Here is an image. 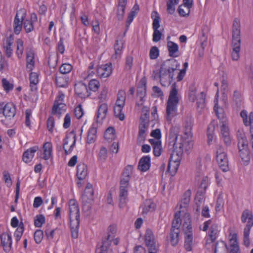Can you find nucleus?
<instances>
[{"label":"nucleus","mask_w":253,"mask_h":253,"mask_svg":"<svg viewBox=\"0 0 253 253\" xmlns=\"http://www.w3.org/2000/svg\"><path fill=\"white\" fill-rule=\"evenodd\" d=\"M177 136L174 133H170L169 135V139H171L169 142V150H171V153L169 160V163L168 166V170L170 171L171 166L173 165L176 172L180 164V162L183 152V144L182 142L177 143Z\"/></svg>","instance_id":"1"},{"label":"nucleus","mask_w":253,"mask_h":253,"mask_svg":"<svg viewBox=\"0 0 253 253\" xmlns=\"http://www.w3.org/2000/svg\"><path fill=\"white\" fill-rule=\"evenodd\" d=\"M69 210L72 237L73 238L76 239L78 237L80 214L78 204L75 200L70 201Z\"/></svg>","instance_id":"2"},{"label":"nucleus","mask_w":253,"mask_h":253,"mask_svg":"<svg viewBox=\"0 0 253 253\" xmlns=\"http://www.w3.org/2000/svg\"><path fill=\"white\" fill-rule=\"evenodd\" d=\"M178 91L176 83H173L171 87L169 98L167 101L166 115L167 120L170 121L171 119L176 115L177 105L179 102L177 96Z\"/></svg>","instance_id":"3"},{"label":"nucleus","mask_w":253,"mask_h":253,"mask_svg":"<svg viewBox=\"0 0 253 253\" xmlns=\"http://www.w3.org/2000/svg\"><path fill=\"white\" fill-rule=\"evenodd\" d=\"M149 108L147 106H144L142 110L139 125V131L137 138L138 144L144 142L146 139V134L145 133V131L149 126Z\"/></svg>","instance_id":"4"},{"label":"nucleus","mask_w":253,"mask_h":253,"mask_svg":"<svg viewBox=\"0 0 253 253\" xmlns=\"http://www.w3.org/2000/svg\"><path fill=\"white\" fill-rule=\"evenodd\" d=\"M183 230L185 235L184 248L188 251L192 250L193 233L191 219L188 213H185L183 217Z\"/></svg>","instance_id":"5"},{"label":"nucleus","mask_w":253,"mask_h":253,"mask_svg":"<svg viewBox=\"0 0 253 253\" xmlns=\"http://www.w3.org/2000/svg\"><path fill=\"white\" fill-rule=\"evenodd\" d=\"M94 191L92 185L88 183L82 195L83 210L85 212L89 211L94 201Z\"/></svg>","instance_id":"6"},{"label":"nucleus","mask_w":253,"mask_h":253,"mask_svg":"<svg viewBox=\"0 0 253 253\" xmlns=\"http://www.w3.org/2000/svg\"><path fill=\"white\" fill-rule=\"evenodd\" d=\"M240 23L239 20L236 18L233 24L232 41L233 48H240Z\"/></svg>","instance_id":"7"},{"label":"nucleus","mask_w":253,"mask_h":253,"mask_svg":"<svg viewBox=\"0 0 253 253\" xmlns=\"http://www.w3.org/2000/svg\"><path fill=\"white\" fill-rule=\"evenodd\" d=\"M216 160L219 168L223 171L228 170V161L226 153L223 151V148L219 146L216 151Z\"/></svg>","instance_id":"8"},{"label":"nucleus","mask_w":253,"mask_h":253,"mask_svg":"<svg viewBox=\"0 0 253 253\" xmlns=\"http://www.w3.org/2000/svg\"><path fill=\"white\" fill-rule=\"evenodd\" d=\"M2 113L5 118H13L16 114V106L12 103L0 102V114Z\"/></svg>","instance_id":"9"},{"label":"nucleus","mask_w":253,"mask_h":253,"mask_svg":"<svg viewBox=\"0 0 253 253\" xmlns=\"http://www.w3.org/2000/svg\"><path fill=\"white\" fill-rule=\"evenodd\" d=\"M64 94L62 92H59L56 99L54 102V105L52 109V114L56 115L58 118L60 117L62 114L61 111L66 106V105L63 103Z\"/></svg>","instance_id":"10"},{"label":"nucleus","mask_w":253,"mask_h":253,"mask_svg":"<svg viewBox=\"0 0 253 253\" xmlns=\"http://www.w3.org/2000/svg\"><path fill=\"white\" fill-rule=\"evenodd\" d=\"M76 94L81 98H85L90 94L86 84L82 82H79L75 84Z\"/></svg>","instance_id":"11"},{"label":"nucleus","mask_w":253,"mask_h":253,"mask_svg":"<svg viewBox=\"0 0 253 253\" xmlns=\"http://www.w3.org/2000/svg\"><path fill=\"white\" fill-rule=\"evenodd\" d=\"M112 72V67L111 63L99 66L96 69L97 75L101 78L109 77Z\"/></svg>","instance_id":"12"},{"label":"nucleus","mask_w":253,"mask_h":253,"mask_svg":"<svg viewBox=\"0 0 253 253\" xmlns=\"http://www.w3.org/2000/svg\"><path fill=\"white\" fill-rule=\"evenodd\" d=\"M110 237V235H106L103 237L101 245H98V247L96 249L95 253H108L111 243L109 241Z\"/></svg>","instance_id":"13"},{"label":"nucleus","mask_w":253,"mask_h":253,"mask_svg":"<svg viewBox=\"0 0 253 253\" xmlns=\"http://www.w3.org/2000/svg\"><path fill=\"white\" fill-rule=\"evenodd\" d=\"M145 242L148 250L151 248L157 249L154 235L152 230L148 229L146 231L145 235Z\"/></svg>","instance_id":"14"},{"label":"nucleus","mask_w":253,"mask_h":253,"mask_svg":"<svg viewBox=\"0 0 253 253\" xmlns=\"http://www.w3.org/2000/svg\"><path fill=\"white\" fill-rule=\"evenodd\" d=\"M12 242V238L9 234L3 233L1 235V244L3 247V250L6 253L10 251Z\"/></svg>","instance_id":"15"},{"label":"nucleus","mask_w":253,"mask_h":253,"mask_svg":"<svg viewBox=\"0 0 253 253\" xmlns=\"http://www.w3.org/2000/svg\"><path fill=\"white\" fill-rule=\"evenodd\" d=\"M240 115L245 126H250L251 131H253V112H251L248 116L247 112L244 110L241 112Z\"/></svg>","instance_id":"16"},{"label":"nucleus","mask_w":253,"mask_h":253,"mask_svg":"<svg viewBox=\"0 0 253 253\" xmlns=\"http://www.w3.org/2000/svg\"><path fill=\"white\" fill-rule=\"evenodd\" d=\"M176 63V60L174 59H168L163 62L161 65L160 69L158 70L162 77L163 78L167 75L170 65L174 66Z\"/></svg>","instance_id":"17"},{"label":"nucleus","mask_w":253,"mask_h":253,"mask_svg":"<svg viewBox=\"0 0 253 253\" xmlns=\"http://www.w3.org/2000/svg\"><path fill=\"white\" fill-rule=\"evenodd\" d=\"M248 219L245 228H251L253 226V215L252 212L247 209L244 210L242 214L241 220L243 223H245Z\"/></svg>","instance_id":"18"},{"label":"nucleus","mask_w":253,"mask_h":253,"mask_svg":"<svg viewBox=\"0 0 253 253\" xmlns=\"http://www.w3.org/2000/svg\"><path fill=\"white\" fill-rule=\"evenodd\" d=\"M150 157L149 156L142 157L138 163V169L141 171H146L150 167Z\"/></svg>","instance_id":"19"},{"label":"nucleus","mask_w":253,"mask_h":253,"mask_svg":"<svg viewBox=\"0 0 253 253\" xmlns=\"http://www.w3.org/2000/svg\"><path fill=\"white\" fill-rule=\"evenodd\" d=\"M13 43V37L10 35L6 39L5 42L3 43V47L5 49V54L8 58L11 56L13 49L11 47Z\"/></svg>","instance_id":"20"},{"label":"nucleus","mask_w":253,"mask_h":253,"mask_svg":"<svg viewBox=\"0 0 253 253\" xmlns=\"http://www.w3.org/2000/svg\"><path fill=\"white\" fill-rule=\"evenodd\" d=\"M190 190H187L184 194L182 199L179 204V209L181 212L186 211V208L189 203L191 196Z\"/></svg>","instance_id":"21"},{"label":"nucleus","mask_w":253,"mask_h":253,"mask_svg":"<svg viewBox=\"0 0 253 253\" xmlns=\"http://www.w3.org/2000/svg\"><path fill=\"white\" fill-rule=\"evenodd\" d=\"M39 149V147L37 146H34L28 149L23 153L22 159L23 161L28 163L31 161L32 160L35 153Z\"/></svg>","instance_id":"22"},{"label":"nucleus","mask_w":253,"mask_h":253,"mask_svg":"<svg viewBox=\"0 0 253 253\" xmlns=\"http://www.w3.org/2000/svg\"><path fill=\"white\" fill-rule=\"evenodd\" d=\"M146 93V81L145 79H142L140 81V84L137 87V95L140 98V101H143V98Z\"/></svg>","instance_id":"23"},{"label":"nucleus","mask_w":253,"mask_h":253,"mask_svg":"<svg viewBox=\"0 0 253 253\" xmlns=\"http://www.w3.org/2000/svg\"><path fill=\"white\" fill-rule=\"evenodd\" d=\"M108 111V106L106 103H102L99 106L97 111L96 121L99 122L106 118Z\"/></svg>","instance_id":"24"},{"label":"nucleus","mask_w":253,"mask_h":253,"mask_svg":"<svg viewBox=\"0 0 253 253\" xmlns=\"http://www.w3.org/2000/svg\"><path fill=\"white\" fill-rule=\"evenodd\" d=\"M127 0H119L117 11V17L118 20H122L124 18Z\"/></svg>","instance_id":"25"},{"label":"nucleus","mask_w":253,"mask_h":253,"mask_svg":"<svg viewBox=\"0 0 253 253\" xmlns=\"http://www.w3.org/2000/svg\"><path fill=\"white\" fill-rule=\"evenodd\" d=\"M87 174V166L84 163L79 164L77 168V176L79 180L84 179Z\"/></svg>","instance_id":"26"},{"label":"nucleus","mask_w":253,"mask_h":253,"mask_svg":"<svg viewBox=\"0 0 253 253\" xmlns=\"http://www.w3.org/2000/svg\"><path fill=\"white\" fill-rule=\"evenodd\" d=\"M193 119L191 117H187L184 123V136L185 139L191 136V129L192 127Z\"/></svg>","instance_id":"27"},{"label":"nucleus","mask_w":253,"mask_h":253,"mask_svg":"<svg viewBox=\"0 0 253 253\" xmlns=\"http://www.w3.org/2000/svg\"><path fill=\"white\" fill-rule=\"evenodd\" d=\"M26 13H24L23 15L21 17V20L18 17V14L16 13L13 22V27H14V32L15 34L18 35L22 27L23 21L24 20V17H25Z\"/></svg>","instance_id":"28"},{"label":"nucleus","mask_w":253,"mask_h":253,"mask_svg":"<svg viewBox=\"0 0 253 253\" xmlns=\"http://www.w3.org/2000/svg\"><path fill=\"white\" fill-rule=\"evenodd\" d=\"M128 188L120 187L119 192V207L123 208L126 204V200L127 196Z\"/></svg>","instance_id":"29"},{"label":"nucleus","mask_w":253,"mask_h":253,"mask_svg":"<svg viewBox=\"0 0 253 253\" xmlns=\"http://www.w3.org/2000/svg\"><path fill=\"white\" fill-rule=\"evenodd\" d=\"M167 46L169 56L176 57L178 56L177 54L178 52V46L176 43L173 42L169 41L168 42Z\"/></svg>","instance_id":"30"},{"label":"nucleus","mask_w":253,"mask_h":253,"mask_svg":"<svg viewBox=\"0 0 253 253\" xmlns=\"http://www.w3.org/2000/svg\"><path fill=\"white\" fill-rule=\"evenodd\" d=\"M124 42L122 41H119L116 40L114 44L115 53L112 55V58L113 59H117L118 57H120L122 50L123 48Z\"/></svg>","instance_id":"31"},{"label":"nucleus","mask_w":253,"mask_h":253,"mask_svg":"<svg viewBox=\"0 0 253 253\" xmlns=\"http://www.w3.org/2000/svg\"><path fill=\"white\" fill-rule=\"evenodd\" d=\"M181 211H177L174 214V218L172 221L171 227L170 230H174V229H177L178 230H180V226L181 224V219L180 218Z\"/></svg>","instance_id":"32"},{"label":"nucleus","mask_w":253,"mask_h":253,"mask_svg":"<svg viewBox=\"0 0 253 253\" xmlns=\"http://www.w3.org/2000/svg\"><path fill=\"white\" fill-rule=\"evenodd\" d=\"M97 128L94 125L89 128L87 136L86 142L88 144L93 143L96 138Z\"/></svg>","instance_id":"33"},{"label":"nucleus","mask_w":253,"mask_h":253,"mask_svg":"<svg viewBox=\"0 0 253 253\" xmlns=\"http://www.w3.org/2000/svg\"><path fill=\"white\" fill-rule=\"evenodd\" d=\"M204 200V194H201L200 193H197L195 198V207L194 209L195 210V213H196L197 215H199L200 212V207Z\"/></svg>","instance_id":"34"},{"label":"nucleus","mask_w":253,"mask_h":253,"mask_svg":"<svg viewBox=\"0 0 253 253\" xmlns=\"http://www.w3.org/2000/svg\"><path fill=\"white\" fill-rule=\"evenodd\" d=\"M180 230H178L177 229H174V230H170L169 234L170 241L172 246H175L177 245L179 242V236Z\"/></svg>","instance_id":"35"},{"label":"nucleus","mask_w":253,"mask_h":253,"mask_svg":"<svg viewBox=\"0 0 253 253\" xmlns=\"http://www.w3.org/2000/svg\"><path fill=\"white\" fill-rule=\"evenodd\" d=\"M34 64V54L33 51H29L26 55V67L30 71H32Z\"/></svg>","instance_id":"36"},{"label":"nucleus","mask_w":253,"mask_h":253,"mask_svg":"<svg viewBox=\"0 0 253 253\" xmlns=\"http://www.w3.org/2000/svg\"><path fill=\"white\" fill-rule=\"evenodd\" d=\"M44 150L43 152V159L45 160L49 159L52 154V144L50 142H46L43 146Z\"/></svg>","instance_id":"37"},{"label":"nucleus","mask_w":253,"mask_h":253,"mask_svg":"<svg viewBox=\"0 0 253 253\" xmlns=\"http://www.w3.org/2000/svg\"><path fill=\"white\" fill-rule=\"evenodd\" d=\"M29 80L30 81V87L32 91L37 90V84L39 82L38 75L37 73L32 72L30 74Z\"/></svg>","instance_id":"38"},{"label":"nucleus","mask_w":253,"mask_h":253,"mask_svg":"<svg viewBox=\"0 0 253 253\" xmlns=\"http://www.w3.org/2000/svg\"><path fill=\"white\" fill-rule=\"evenodd\" d=\"M226 244L222 241H217L214 245V253H221L223 252H227Z\"/></svg>","instance_id":"39"},{"label":"nucleus","mask_w":253,"mask_h":253,"mask_svg":"<svg viewBox=\"0 0 253 253\" xmlns=\"http://www.w3.org/2000/svg\"><path fill=\"white\" fill-rule=\"evenodd\" d=\"M231 244L230 245V253H239V248L238 245L237 234H234L232 239L230 240Z\"/></svg>","instance_id":"40"},{"label":"nucleus","mask_w":253,"mask_h":253,"mask_svg":"<svg viewBox=\"0 0 253 253\" xmlns=\"http://www.w3.org/2000/svg\"><path fill=\"white\" fill-rule=\"evenodd\" d=\"M126 93L123 90H120L118 93V97L116 105L120 107H124L125 104Z\"/></svg>","instance_id":"41"},{"label":"nucleus","mask_w":253,"mask_h":253,"mask_svg":"<svg viewBox=\"0 0 253 253\" xmlns=\"http://www.w3.org/2000/svg\"><path fill=\"white\" fill-rule=\"evenodd\" d=\"M155 204L150 200H146L144 202L143 207V214H146L149 211H152L154 210Z\"/></svg>","instance_id":"42"},{"label":"nucleus","mask_w":253,"mask_h":253,"mask_svg":"<svg viewBox=\"0 0 253 253\" xmlns=\"http://www.w3.org/2000/svg\"><path fill=\"white\" fill-rule=\"evenodd\" d=\"M239 152L240 156L243 161L247 163V164H248L250 160V155L249 148H242V149L239 150Z\"/></svg>","instance_id":"43"},{"label":"nucleus","mask_w":253,"mask_h":253,"mask_svg":"<svg viewBox=\"0 0 253 253\" xmlns=\"http://www.w3.org/2000/svg\"><path fill=\"white\" fill-rule=\"evenodd\" d=\"M208 185V178L207 176L204 177L201 181L200 186L198 188L197 192L201 194H205L206 189Z\"/></svg>","instance_id":"44"},{"label":"nucleus","mask_w":253,"mask_h":253,"mask_svg":"<svg viewBox=\"0 0 253 253\" xmlns=\"http://www.w3.org/2000/svg\"><path fill=\"white\" fill-rule=\"evenodd\" d=\"M151 17L153 19L152 24L153 30L158 29L160 27V17L157 11L153 12L151 14Z\"/></svg>","instance_id":"45"},{"label":"nucleus","mask_w":253,"mask_h":253,"mask_svg":"<svg viewBox=\"0 0 253 253\" xmlns=\"http://www.w3.org/2000/svg\"><path fill=\"white\" fill-rule=\"evenodd\" d=\"M217 226L216 224L211 225L210 229L209 236L211 243H213L216 240V235L217 233Z\"/></svg>","instance_id":"46"},{"label":"nucleus","mask_w":253,"mask_h":253,"mask_svg":"<svg viewBox=\"0 0 253 253\" xmlns=\"http://www.w3.org/2000/svg\"><path fill=\"white\" fill-rule=\"evenodd\" d=\"M24 229V224L22 222H21L14 234L16 242H18L20 240L23 235Z\"/></svg>","instance_id":"47"},{"label":"nucleus","mask_w":253,"mask_h":253,"mask_svg":"<svg viewBox=\"0 0 253 253\" xmlns=\"http://www.w3.org/2000/svg\"><path fill=\"white\" fill-rule=\"evenodd\" d=\"M2 86L6 93L13 89L14 85L7 81L6 79L3 78L1 80Z\"/></svg>","instance_id":"48"},{"label":"nucleus","mask_w":253,"mask_h":253,"mask_svg":"<svg viewBox=\"0 0 253 253\" xmlns=\"http://www.w3.org/2000/svg\"><path fill=\"white\" fill-rule=\"evenodd\" d=\"M45 217L42 214L37 215L35 218L34 225L37 227H41L45 222Z\"/></svg>","instance_id":"49"},{"label":"nucleus","mask_w":253,"mask_h":253,"mask_svg":"<svg viewBox=\"0 0 253 253\" xmlns=\"http://www.w3.org/2000/svg\"><path fill=\"white\" fill-rule=\"evenodd\" d=\"M100 86L99 82L96 80H91L88 83L89 91H96Z\"/></svg>","instance_id":"50"},{"label":"nucleus","mask_w":253,"mask_h":253,"mask_svg":"<svg viewBox=\"0 0 253 253\" xmlns=\"http://www.w3.org/2000/svg\"><path fill=\"white\" fill-rule=\"evenodd\" d=\"M206 94L204 92H201L197 99V105L198 108H203L205 107Z\"/></svg>","instance_id":"51"},{"label":"nucleus","mask_w":253,"mask_h":253,"mask_svg":"<svg viewBox=\"0 0 253 253\" xmlns=\"http://www.w3.org/2000/svg\"><path fill=\"white\" fill-rule=\"evenodd\" d=\"M17 43V50H16V54L18 57V58H21L23 50V42L21 39H18L16 41Z\"/></svg>","instance_id":"52"},{"label":"nucleus","mask_w":253,"mask_h":253,"mask_svg":"<svg viewBox=\"0 0 253 253\" xmlns=\"http://www.w3.org/2000/svg\"><path fill=\"white\" fill-rule=\"evenodd\" d=\"M238 148L239 150L248 148V142L245 136H241L238 138Z\"/></svg>","instance_id":"53"},{"label":"nucleus","mask_w":253,"mask_h":253,"mask_svg":"<svg viewBox=\"0 0 253 253\" xmlns=\"http://www.w3.org/2000/svg\"><path fill=\"white\" fill-rule=\"evenodd\" d=\"M72 66L68 63L63 64L60 67L59 71L62 74H66L71 72Z\"/></svg>","instance_id":"54"},{"label":"nucleus","mask_w":253,"mask_h":253,"mask_svg":"<svg viewBox=\"0 0 253 253\" xmlns=\"http://www.w3.org/2000/svg\"><path fill=\"white\" fill-rule=\"evenodd\" d=\"M115 130L113 127H109L105 131L104 137L106 139H112L114 137Z\"/></svg>","instance_id":"55"},{"label":"nucleus","mask_w":253,"mask_h":253,"mask_svg":"<svg viewBox=\"0 0 253 253\" xmlns=\"http://www.w3.org/2000/svg\"><path fill=\"white\" fill-rule=\"evenodd\" d=\"M123 108V107L117 106L114 108L115 116L118 117L121 121H123L125 119V115L122 113Z\"/></svg>","instance_id":"56"},{"label":"nucleus","mask_w":253,"mask_h":253,"mask_svg":"<svg viewBox=\"0 0 253 253\" xmlns=\"http://www.w3.org/2000/svg\"><path fill=\"white\" fill-rule=\"evenodd\" d=\"M34 240L37 244H40L43 237V232L41 230H37L34 233Z\"/></svg>","instance_id":"57"},{"label":"nucleus","mask_w":253,"mask_h":253,"mask_svg":"<svg viewBox=\"0 0 253 253\" xmlns=\"http://www.w3.org/2000/svg\"><path fill=\"white\" fill-rule=\"evenodd\" d=\"M24 28L26 33H30L34 30L33 23L29 19H26L23 22Z\"/></svg>","instance_id":"58"},{"label":"nucleus","mask_w":253,"mask_h":253,"mask_svg":"<svg viewBox=\"0 0 253 253\" xmlns=\"http://www.w3.org/2000/svg\"><path fill=\"white\" fill-rule=\"evenodd\" d=\"M159 55V49L157 46H153L151 48L149 56L151 59H156Z\"/></svg>","instance_id":"59"},{"label":"nucleus","mask_w":253,"mask_h":253,"mask_svg":"<svg viewBox=\"0 0 253 253\" xmlns=\"http://www.w3.org/2000/svg\"><path fill=\"white\" fill-rule=\"evenodd\" d=\"M251 228H245L244 230V244L246 247L250 245L249 235Z\"/></svg>","instance_id":"60"},{"label":"nucleus","mask_w":253,"mask_h":253,"mask_svg":"<svg viewBox=\"0 0 253 253\" xmlns=\"http://www.w3.org/2000/svg\"><path fill=\"white\" fill-rule=\"evenodd\" d=\"M108 233L107 235H110L111 237L109 238L110 243L112 242L113 238H114L115 234L116 233V226L114 225H111L108 228Z\"/></svg>","instance_id":"61"},{"label":"nucleus","mask_w":253,"mask_h":253,"mask_svg":"<svg viewBox=\"0 0 253 253\" xmlns=\"http://www.w3.org/2000/svg\"><path fill=\"white\" fill-rule=\"evenodd\" d=\"M47 127L48 131L52 133L53 131V127L54 126V118L52 116H49L46 122Z\"/></svg>","instance_id":"62"},{"label":"nucleus","mask_w":253,"mask_h":253,"mask_svg":"<svg viewBox=\"0 0 253 253\" xmlns=\"http://www.w3.org/2000/svg\"><path fill=\"white\" fill-rule=\"evenodd\" d=\"M55 83L57 85L60 87H65L67 84V82L64 77L62 76L55 77Z\"/></svg>","instance_id":"63"},{"label":"nucleus","mask_w":253,"mask_h":253,"mask_svg":"<svg viewBox=\"0 0 253 253\" xmlns=\"http://www.w3.org/2000/svg\"><path fill=\"white\" fill-rule=\"evenodd\" d=\"M233 100L237 105L240 104V103L241 102V94L238 91H234L233 96Z\"/></svg>","instance_id":"64"}]
</instances>
